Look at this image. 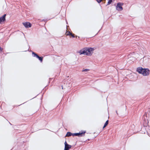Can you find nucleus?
<instances>
[{"instance_id": "19", "label": "nucleus", "mask_w": 150, "mask_h": 150, "mask_svg": "<svg viewBox=\"0 0 150 150\" xmlns=\"http://www.w3.org/2000/svg\"><path fill=\"white\" fill-rule=\"evenodd\" d=\"M116 114H117V115H118V113H117V110H116Z\"/></svg>"}, {"instance_id": "2", "label": "nucleus", "mask_w": 150, "mask_h": 150, "mask_svg": "<svg viewBox=\"0 0 150 150\" xmlns=\"http://www.w3.org/2000/svg\"><path fill=\"white\" fill-rule=\"evenodd\" d=\"M86 132V131L81 130L79 133H73V136H78L82 137L85 136V134Z\"/></svg>"}, {"instance_id": "1", "label": "nucleus", "mask_w": 150, "mask_h": 150, "mask_svg": "<svg viewBox=\"0 0 150 150\" xmlns=\"http://www.w3.org/2000/svg\"><path fill=\"white\" fill-rule=\"evenodd\" d=\"M94 50V49L93 47H84L78 52H77L79 53L80 55L84 54L91 56L92 55L91 52L93 51Z\"/></svg>"}, {"instance_id": "22", "label": "nucleus", "mask_w": 150, "mask_h": 150, "mask_svg": "<svg viewBox=\"0 0 150 150\" xmlns=\"http://www.w3.org/2000/svg\"><path fill=\"white\" fill-rule=\"evenodd\" d=\"M78 38H80L79 37V36H78Z\"/></svg>"}, {"instance_id": "5", "label": "nucleus", "mask_w": 150, "mask_h": 150, "mask_svg": "<svg viewBox=\"0 0 150 150\" xmlns=\"http://www.w3.org/2000/svg\"><path fill=\"white\" fill-rule=\"evenodd\" d=\"M142 74L144 76H147L149 74L150 71L148 69L144 68Z\"/></svg>"}, {"instance_id": "4", "label": "nucleus", "mask_w": 150, "mask_h": 150, "mask_svg": "<svg viewBox=\"0 0 150 150\" xmlns=\"http://www.w3.org/2000/svg\"><path fill=\"white\" fill-rule=\"evenodd\" d=\"M124 3L122 2H118L116 6V9L119 11H121L123 10L122 6L123 5Z\"/></svg>"}, {"instance_id": "25", "label": "nucleus", "mask_w": 150, "mask_h": 150, "mask_svg": "<svg viewBox=\"0 0 150 150\" xmlns=\"http://www.w3.org/2000/svg\"><path fill=\"white\" fill-rule=\"evenodd\" d=\"M50 81H49V83H50Z\"/></svg>"}, {"instance_id": "18", "label": "nucleus", "mask_w": 150, "mask_h": 150, "mask_svg": "<svg viewBox=\"0 0 150 150\" xmlns=\"http://www.w3.org/2000/svg\"><path fill=\"white\" fill-rule=\"evenodd\" d=\"M72 37L73 38H74L75 37V36H74V34H72V33L71 34V35Z\"/></svg>"}, {"instance_id": "9", "label": "nucleus", "mask_w": 150, "mask_h": 150, "mask_svg": "<svg viewBox=\"0 0 150 150\" xmlns=\"http://www.w3.org/2000/svg\"><path fill=\"white\" fill-rule=\"evenodd\" d=\"M6 14H4V15L0 17V23L4 22L6 21Z\"/></svg>"}, {"instance_id": "12", "label": "nucleus", "mask_w": 150, "mask_h": 150, "mask_svg": "<svg viewBox=\"0 0 150 150\" xmlns=\"http://www.w3.org/2000/svg\"><path fill=\"white\" fill-rule=\"evenodd\" d=\"M112 2V0H108L107 4V5H109Z\"/></svg>"}, {"instance_id": "15", "label": "nucleus", "mask_w": 150, "mask_h": 150, "mask_svg": "<svg viewBox=\"0 0 150 150\" xmlns=\"http://www.w3.org/2000/svg\"><path fill=\"white\" fill-rule=\"evenodd\" d=\"M71 33L70 32L68 31V34H66L67 35H70L71 34Z\"/></svg>"}, {"instance_id": "8", "label": "nucleus", "mask_w": 150, "mask_h": 150, "mask_svg": "<svg viewBox=\"0 0 150 150\" xmlns=\"http://www.w3.org/2000/svg\"><path fill=\"white\" fill-rule=\"evenodd\" d=\"M144 68L141 67H138L137 69V71L139 74H142Z\"/></svg>"}, {"instance_id": "20", "label": "nucleus", "mask_w": 150, "mask_h": 150, "mask_svg": "<svg viewBox=\"0 0 150 150\" xmlns=\"http://www.w3.org/2000/svg\"><path fill=\"white\" fill-rule=\"evenodd\" d=\"M61 87H62V89H63V86H61Z\"/></svg>"}, {"instance_id": "14", "label": "nucleus", "mask_w": 150, "mask_h": 150, "mask_svg": "<svg viewBox=\"0 0 150 150\" xmlns=\"http://www.w3.org/2000/svg\"><path fill=\"white\" fill-rule=\"evenodd\" d=\"M89 70L88 69H83L82 70V72H87L89 71Z\"/></svg>"}, {"instance_id": "11", "label": "nucleus", "mask_w": 150, "mask_h": 150, "mask_svg": "<svg viewBox=\"0 0 150 150\" xmlns=\"http://www.w3.org/2000/svg\"><path fill=\"white\" fill-rule=\"evenodd\" d=\"M108 122H109L108 120H107L105 122V123L104 125L103 128H104V127H105L107 125H108Z\"/></svg>"}, {"instance_id": "13", "label": "nucleus", "mask_w": 150, "mask_h": 150, "mask_svg": "<svg viewBox=\"0 0 150 150\" xmlns=\"http://www.w3.org/2000/svg\"><path fill=\"white\" fill-rule=\"evenodd\" d=\"M144 121H146V120L147 119L146 114V113L144 115Z\"/></svg>"}, {"instance_id": "3", "label": "nucleus", "mask_w": 150, "mask_h": 150, "mask_svg": "<svg viewBox=\"0 0 150 150\" xmlns=\"http://www.w3.org/2000/svg\"><path fill=\"white\" fill-rule=\"evenodd\" d=\"M32 52V55L33 57H36L40 61V62H42L43 61V57L42 56L40 57L38 54L35 52Z\"/></svg>"}, {"instance_id": "6", "label": "nucleus", "mask_w": 150, "mask_h": 150, "mask_svg": "<svg viewBox=\"0 0 150 150\" xmlns=\"http://www.w3.org/2000/svg\"><path fill=\"white\" fill-rule=\"evenodd\" d=\"M64 145L65 147L64 150H69L71 147V145H70L67 143L66 141H65L64 142Z\"/></svg>"}, {"instance_id": "23", "label": "nucleus", "mask_w": 150, "mask_h": 150, "mask_svg": "<svg viewBox=\"0 0 150 150\" xmlns=\"http://www.w3.org/2000/svg\"><path fill=\"white\" fill-rule=\"evenodd\" d=\"M51 79V78H50V80Z\"/></svg>"}, {"instance_id": "21", "label": "nucleus", "mask_w": 150, "mask_h": 150, "mask_svg": "<svg viewBox=\"0 0 150 150\" xmlns=\"http://www.w3.org/2000/svg\"><path fill=\"white\" fill-rule=\"evenodd\" d=\"M88 141H89L90 140V139H88Z\"/></svg>"}, {"instance_id": "24", "label": "nucleus", "mask_w": 150, "mask_h": 150, "mask_svg": "<svg viewBox=\"0 0 150 150\" xmlns=\"http://www.w3.org/2000/svg\"><path fill=\"white\" fill-rule=\"evenodd\" d=\"M9 123L10 124H11V123H10V122H9Z\"/></svg>"}, {"instance_id": "7", "label": "nucleus", "mask_w": 150, "mask_h": 150, "mask_svg": "<svg viewBox=\"0 0 150 150\" xmlns=\"http://www.w3.org/2000/svg\"><path fill=\"white\" fill-rule=\"evenodd\" d=\"M24 26L26 28H30L32 26V24L29 22H25L23 23Z\"/></svg>"}, {"instance_id": "17", "label": "nucleus", "mask_w": 150, "mask_h": 150, "mask_svg": "<svg viewBox=\"0 0 150 150\" xmlns=\"http://www.w3.org/2000/svg\"><path fill=\"white\" fill-rule=\"evenodd\" d=\"M96 1L98 3H100L102 1L101 0H96Z\"/></svg>"}, {"instance_id": "26", "label": "nucleus", "mask_w": 150, "mask_h": 150, "mask_svg": "<svg viewBox=\"0 0 150 150\" xmlns=\"http://www.w3.org/2000/svg\"><path fill=\"white\" fill-rule=\"evenodd\" d=\"M102 0H101V1H102Z\"/></svg>"}, {"instance_id": "16", "label": "nucleus", "mask_w": 150, "mask_h": 150, "mask_svg": "<svg viewBox=\"0 0 150 150\" xmlns=\"http://www.w3.org/2000/svg\"><path fill=\"white\" fill-rule=\"evenodd\" d=\"M3 50V48H2L1 47H0V53L2 52Z\"/></svg>"}, {"instance_id": "10", "label": "nucleus", "mask_w": 150, "mask_h": 150, "mask_svg": "<svg viewBox=\"0 0 150 150\" xmlns=\"http://www.w3.org/2000/svg\"><path fill=\"white\" fill-rule=\"evenodd\" d=\"M72 135L73 136V133H72L70 132H68L66 135V136L70 137Z\"/></svg>"}]
</instances>
